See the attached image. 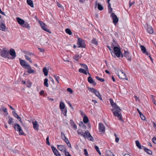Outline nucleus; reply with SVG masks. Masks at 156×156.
Returning <instances> with one entry per match:
<instances>
[{"instance_id":"1","label":"nucleus","mask_w":156,"mask_h":156,"mask_svg":"<svg viewBox=\"0 0 156 156\" xmlns=\"http://www.w3.org/2000/svg\"><path fill=\"white\" fill-rule=\"evenodd\" d=\"M113 50L114 52V55H113L112 54L113 57L115 58L116 56L117 57H121L122 58L123 57V53L121 52L120 48L117 46H115L113 48Z\"/></svg>"},{"instance_id":"2","label":"nucleus","mask_w":156,"mask_h":156,"mask_svg":"<svg viewBox=\"0 0 156 156\" xmlns=\"http://www.w3.org/2000/svg\"><path fill=\"white\" fill-rule=\"evenodd\" d=\"M112 111H113L114 116L117 117H122V116L120 112L121 109L120 107H116V108L113 109Z\"/></svg>"},{"instance_id":"3","label":"nucleus","mask_w":156,"mask_h":156,"mask_svg":"<svg viewBox=\"0 0 156 156\" xmlns=\"http://www.w3.org/2000/svg\"><path fill=\"white\" fill-rule=\"evenodd\" d=\"M77 44L78 48H85L86 47V44L84 41L80 38H79L78 39Z\"/></svg>"},{"instance_id":"4","label":"nucleus","mask_w":156,"mask_h":156,"mask_svg":"<svg viewBox=\"0 0 156 156\" xmlns=\"http://www.w3.org/2000/svg\"><path fill=\"white\" fill-rule=\"evenodd\" d=\"M123 57H125L128 61H131L132 59V57L129 52L127 50H124L123 53Z\"/></svg>"},{"instance_id":"5","label":"nucleus","mask_w":156,"mask_h":156,"mask_svg":"<svg viewBox=\"0 0 156 156\" xmlns=\"http://www.w3.org/2000/svg\"><path fill=\"white\" fill-rule=\"evenodd\" d=\"M40 24L42 29L49 33H51V31L47 28V26L42 21H41L40 22Z\"/></svg>"},{"instance_id":"6","label":"nucleus","mask_w":156,"mask_h":156,"mask_svg":"<svg viewBox=\"0 0 156 156\" xmlns=\"http://www.w3.org/2000/svg\"><path fill=\"white\" fill-rule=\"evenodd\" d=\"M110 16L113 20V23L115 25H116L119 21L118 18L117 16L114 13L112 12Z\"/></svg>"},{"instance_id":"7","label":"nucleus","mask_w":156,"mask_h":156,"mask_svg":"<svg viewBox=\"0 0 156 156\" xmlns=\"http://www.w3.org/2000/svg\"><path fill=\"white\" fill-rule=\"evenodd\" d=\"M0 55L3 58H8V56L9 55V53L8 51L5 50V48H4L3 50H1Z\"/></svg>"},{"instance_id":"8","label":"nucleus","mask_w":156,"mask_h":156,"mask_svg":"<svg viewBox=\"0 0 156 156\" xmlns=\"http://www.w3.org/2000/svg\"><path fill=\"white\" fill-rule=\"evenodd\" d=\"M51 147L55 155L56 156H61V154L55 147L52 146Z\"/></svg>"},{"instance_id":"9","label":"nucleus","mask_w":156,"mask_h":156,"mask_svg":"<svg viewBox=\"0 0 156 156\" xmlns=\"http://www.w3.org/2000/svg\"><path fill=\"white\" fill-rule=\"evenodd\" d=\"M99 131L101 132H104L105 131V127L103 124L101 122L99 123Z\"/></svg>"},{"instance_id":"10","label":"nucleus","mask_w":156,"mask_h":156,"mask_svg":"<svg viewBox=\"0 0 156 156\" xmlns=\"http://www.w3.org/2000/svg\"><path fill=\"white\" fill-rule=\"evenodd\" d=\"M94 4L95 5V8H96L97 5V7L99 10L102 11L103 9L104 8L103 6L99 3H98L97 1H96L95 2Z\"/></svg>"},{"instance_id":"11","label":"nucleus","mask_w":156,"mask_h":156,"mask_svg":"<svg viewBox=\"0 0 156 156\" xmlns=\"http://www.w3.org/2000/svg\"><path fill=\"white\" fill-rule=\"evenodd\" d=\"M9 54L12 56V58L14 59L16 56V54L15 50L13 49H10L9 51Z\"/></svg>"},{"instance_id":"12","label":"nucleus","mask_w":156,"mask_h":156,"mask_svg":"<svg viewBox=\"0 0 156 156\" xmlns=\"http://www.w3.org/2000/svg\"><path fill=\"white\" fill-rule=\"evenodd\" d=\"M0 111L3 112L4 115L5 116H7L8 115L7 108L4 107H1L0 109Z\"/></svg>"},{"instance_id":"13","label":"nucleus","mask_w":156,"mask_h":156,"mask_svg":"<svg viewBox=\"0 0 156 156\" xmlns=\"http://www.w3.org/2000/svg\"><path fill=\"white\" fill-rule=\"evenodd\" d=\"M57 148L60 151H63V152L64 153V151L65 150L66 151V147L64 145H57Z\"/></svg>"},{"instance_id":"14","label":"nucleus","mask_w":156,"mask_h":156,"mask_svg":"<svg viewBox=\"0 0 156 156\" xmlns=\"http://www.w3.org/2000/svg\"><path fill=\"white\" fill-rule=\"evenodd\" d=\"M140 48L143 53L147 55H148L149 52L146 51V49L145 46L143 45H141Z\"/></svg>"},{"instance_id":"15","label":"nucleus","mask_w":156,"mask_h":156,"mask_svg":"<svg viewBox=\"0 0 156 156\" xmlns=\"http://www.w3.org/2000/svg\"><path fill=\"white\" fill-rule=\"evenodd\" d=\"M120 71L121 72V75H123V76H120V75L118 74V76L119 78L120 79H125L126 80H128V79L127 78L126 76V74L122 70H120Z\"/></svg>"},{"instance_id":"16","label":"nucleus","mask_w":156,"mask_h":156,"mask_svg":"<svg viewBox=\"0 0 156 156\" xmlns=\"http://www.w3.org/2000/svg\"><path fill=\"white\" fill-rule=\"evenodd\" d=\"M32 123L34 129L35 130H38L39 129V125L37 121H35L34 122H33Z\"/></svg>"},{"instance_id":"17","label":"nucleus","mask_w":156,"mask_h":156,"mask_svg":"<svg viewBox=\"0 0 156 156\" xmlns=\"http://www.w3.org/2000/svg\"><path fill=\"white\" fill-rule=\"evenodd\" d=\"M110 103L112 107L114 109L116 108V107H119L117 105L116 103H114L113 101V99L112 98H110L109 99Z\"/></svg>"},{"instance_id":"18","label":"nucleus","mask_w":156,"mask_h":156,"mask_svg":"<svg viewBox=\"0 0 156 156\" xmlns=\"http://www.w3.org/2000/svg\"><path fill=\"white\" fill-rule=\"evenodd\" d=\"M87 80L88 82L91 84H93L94 86H95L96 85V83L94 81L93 79L90 76H89L88 77Z\"/></svg>"},{"instance_id":"19","label":"nucleus","mask_w":156,"mask_h":156,"mask_svg":"<svg viewBox=\"0 0 156 156\" xmlns=\"http://www.w3.org/2000/svg\"><path fill=\"white\" fill-rule=\"evenodd\" d=\"M88 133V130H87L85 131V133H83V132H78L77 133L79 135H80L83 136L85 138H86L87 136V134Z\"/></svg>"},{"instance_id":"20","label":"nucleus","mask_w":156,"mask_h":156,"mask_svg":"<svg viewBox=\"0 0 156 156\" xmlns=\"http://www.w3.org/2000/svg\"><path fill=\"white\" fill-rule=\"evenodd\" d=\"M16 19L18 23L20 25H23L25 23V21L20 18L17 17L16 18Z\"/></svg>"},{"instance_id":"21","label":"nucleus","mask_w":156,"mask_h":156,"mask_svg":"<svg viewBox=\"0 0 156 156\" xmlns=\"http://www.w3.org/2000/svg\"><path fill=\"white\" fill-rule=\"evenodd\" d=\"M142 147L143 148V149L148 154H151L152 153V151L150 149L146 148L145 147L142 146Z\"/></svg>"},{"instance_id":"22","label":"nucleus","mask_w":156,"mask_h":156,"mask_svg":"<svg viewBox=\"0 0 156 156\" xmlns=\"http://www.w3.org/2000/svg\"><path fill=\"white\" fill-rule=\"evenodd\" d=\"M147 30L148 33L152 34L153 32V30L152 27L150 26H147Z\"/></svg>"},{"instance_id":"23","label":"nucleus","mask_w":156,"mask_h":156,"mask_svg":"<svg viewBox=\"0 0 156 156\" xmlns=\"http://www.w3.org/2000/svg\"><path fill=\"white\" fill-rule=\"evenodd\" d=\"M70 125L73 126V128L75 129H77V127L76 125L74 123V122L72 119H70Z\"/></svg>"},{"instance_id":"24","label":"nucleus","mask_w":156,"mask_h":156,"mask_svg":"<svg viewBox=\"0 0 156 156\" xmlns=\"http://www.w3.org/2000/svg\"><path fill=\"white\" fill-rule=\"evenodd\" d=\"M86 137H87L88 140H90L92 141H94V139L93 137L91 135L90 133L89 132L87 133Z\"/></svg>"},{"instance_id":"25","label":"nucleus","mask_w":156,"mask_h":156,"mask_svg":"<svg viewBox=\"0 0 156 156\" xmlns=\"http://www.w3.org/2000/svg\"><path fill=\"white\" fill-rule=\"evenodd\" d=\"M6 26L4 23H2L0 25V30L2 31H5Z\"/></svg>"},{"instance_id":"26","label":"nucleus","mask_w":156,"mask_h":156,"mask_svg":"<svg viewBox=\"0 0 156 156\" xmlns=\"http://www.w3.org/2000/svg\"><path fill=\"white\" fill-rule=\"evenodd\" d=\"M20 63L21 65L23 67L27 62L24 60L21 59L20 58H19Z\"/></svg>"},{"instance_id":"27","label":"nucleus","mask_w":156,"mask_h":156,"mask_svg":"<svg viewBox=\"0 0 156 156\" xmlns=\"http://www.w3.org/2000/svg\"><path fill=\"white\" fill-rule=\"evenodd\" d=\"M22 27L24 28L28 29L29 30L30 29V27L29 24L27 22H25V23L23 24Z\"/></svg>"},{"instance_id":"28","label":"nucleus","mask_w":156,"mask_h":156,"mask_svg":"<svg viewBox=\"0 0 156 156\" xmlns=\"http://www.w3.org/2000/svg\"><path fill=\"white\" fill-rule=\"evenodd\" d=\"M136 144V146L140 149H143L142 146H141L139 141L136 140L135 141Z\"/></svg>"},{"instance_id":"29","label":"nucleus","mask_w":156,"mask_h":156,"mask_svg":"<svg viewBox=\"0 0 156 156\" xmlns=\"http://www.w3.org/2000/svg\"><path fill=\"white\" fill-rule=\"evenodd\" d=\"M14 128L16 130L18 131L19 130L21 129V128L19 124H16L14 125Z\"/></svg>"},{"instance_id":"30","label":"nucleus","mask_w":156,"mask_h":156,"mask_svg":"<svg viewBox=\"0 0 156 156\" xmlns=\"http://www.w3.org/2000/svg\"><path fill=\"white\" fill-rule=\"evenodd\" d=\"M80 65L84 69H85L86 71H87L88 72V74L90 75V73L88 72V67H87V65H86L85 64H80Z\"/></svg>"},{"instance_id":"31","label":"nucleus","mask_w":156,"mask_h":156,"mask_svg":"<svg viewBox=\"0 0 156 156\" xmlns=\"http://www.w3.org/2000/svg\"><path fill=\"white\" fill-rule=\"evenodd\" d=\"M79 72L80 73H82L85 75H87V71H86L85 69L80 68L79 69Z\"/></svg>"},{"instance_id":"32","label":"nucleus","mask_w":156,"mask_h":156,"mask_svg":"<svg viewBox=\"0 0 156 156\" xmlns=\"http://www.w3.org/2000/svg\"><path fill=\"white\" fill-rule=\"evenodd\" d=\"M43 72L44 73V75L45 76L48 75V70L46 67L43 68Z\"/></svg>"},{"instance_id":"33","label":"nucleus","mask_w":156,"mask_h":156,"mask_svg":"<svg viewBox=\"0 0 156 156\" xmlns=\"http://www.w3.org/2000/svg\"><path fill=\"white\" fill-rule=\"evenodd\" d=\"M91 43L92 44H94L97 46L98 44V41L95 38H93L92 39Z\"/></svg>"},{"instance_id":"34","label":"nucleus","mask_w":156,"mask_h":156,"mask_svg":"<svg viewBox=\"0 0 156 156\" xmlns=\"http://www.w3.org/2000/svg\"><path fill=\"white\" fill-rule=\"evenodd\" d=\"M27 4L31 7H33L34 4L32 1L31 0H27Z\"/></svg>"},{"instance_id":"35","label":"nucleus","mask_w":156,"mask_h":156,"mask_svg":"<svg viewBox=\"0 0 156 156\" xmlns=\"http://www.w3.org/2000/svg\"><path fill=\"white\" fill-rule=\"evenodd\" d=\"M59 107L60 108L62 109H63L64 108H66L65 107V105L64 103L62 102H60V105H59Z\"/></svg>"},{"instance_id":"36","label":"nucleus","mask_w":156,"mask_h":156,"mask_svg":"<svg viewBox=\"0 0 156 156\" xmlns=\"http://www.w3.org/2000/svg\"><path fill=\"white\" fill-rule=\"evenodd\" d=\"M87 88L88 90L90 91L94 94L95 93V92H96V91L97 90L96 89L93 88L87 87Z\"/></svg>"},{"instance_id":"37","label":"nucleus","mask_w":156,"mask_h":156,"mask_svg":"<svg viewBox=\"0 0 156 156\" xmlns=\"http://www.w3.org/2000/svg\"><path fill=\"white\" fill-rule=\"evenodd\" d=\"M61 113L63 114L64 116H66V113L67 112V110L66 108H65L63 109H62Z\"/></svg>"},{"instance_id":"38","label":"nucleus","mask_w":156,"mask_h":156,"mask_svg":"<svg viewBox=\"0 0 156 156\" xmlns=\"http://www.w3.org/2000/svg\"><path fill=\"white\" fill-rule=\"evenodd\" d=\"M94 94L98 98H100L101 100H102L101 96L99 92L97 90L96 92H95Z\"/></svg>"},{"instance_id":"39","label":"nucleus","mask_w":156,"mask_h":156,"mask_svg":"<svg viewBox=\"0 0 156 156\" xmlns=\"http://www.w3.org/2000/svg\"><path fill=\"white\" fill-rule=\"evenodd\" d=\"M48 79L45 78L44 79V85L47 87H48L49 86V85L48 83Z\"/></svg>"},{"instance_id":"40","label":"nucleus","mask_w":156,"mask_h":156,"mask_svg":"<svg viewBox=\"0 0 156 156\" xmlns=\"http://www.w3.org/2000/svg\"><path fill=\"white\" fill-rule=\"evenodd\" d=\"M98 80L101 82H103L105 81V79L103 78H100L98 76H96L95 77Z\"/></svg>"},{"instance_id":"41","label":"nucleus","mask_w":156,"mask_h":156,"mask_svg":"<svg viewBox=\"0 0 156 156\" xmlns=\"http://www.w3.org/2000/svg\"><path fill=\"white\" fill-rule=\"evenodd\" d=\"M95 148L97 152L100 155H101V152L99 150L98 147V146L95 145Z\"/></svg>"},{"instance_id":"42","label":"nucleus","mask_w":156,"mask_h":156,"mask_svg":"<svg viewBox=\"0 0 156 156\" xmlns=\"http://www.w3.org/2000/svg\"><path fill=\"white\" fill-rule=\"evenodd\" d=\"M66 32L67 34H68L69 35L72 34V32L70 29L68 28L66 29Z\"/></svg>"},{"instance_id":"43","label":"nucleus","mask_w":156,"mask_h":156,"mask_svg":"<svg viewBox=\"0 0 156 156\" xmlns=\"http://www.w3.org/2000/svg\"><path fill=\"white\" fill-rule=\"evenodd\" d=\"M25 57L26 60L29 61V62L30 63L32 62V61L31 60V58L29 56H28L27 55H25Z\"/></svg>"},{"instance_id":"44","label":"nucleus","mask_w":156,"mask_h":156,"mask_svg":"<svg viewBox=\"0 0 156 156\" xmlns=\"http://www.w3.org/2000/svg\"><path fill=\"white\" fill-rule=\"evenodd\" d=\"M13 121L12 118H10L8 121V123L9 125H11L12 123H13Z\"/></svg>"},{"instance_id":"45","label":"nucleus","mask_w":156,"mask_h":156,"mask_svg":"<svg viewBox=\"0 0 156 156\" xmlns=\"http://www.w3.org/2000/svg\"><path fill=\"white\" fill-rule=\"evenodd\" d=\"M34 70L33 69H32L31 67L28 69L27 71L28 73H34Z\"/></svg>"},{"instance_id":"46","label":"nucleus","mask_w":156,"mask_h":156,"mask_svg":"<svg viewBox=\"0 0 156 156\" xmlns=\"http://www.w3.org/2000/svg\"><path fill=\"white\" fill-rule=\"evenodd\" d=\"M30 66L27 63L23 67L25 69H28L29 68H30Z\"/></svg>"},{"instance_id":"47","label":"nucleus","mask_w":156,"mask_h":156,"mask_svg":"<svg viewBox=\"0 0 156 156\" xmlns=\"http://www.w3.org/2000/svg\"><path fill=\"white\" fill-rule=\"evenodd\" d=\"M54 76L55 78V80H56V81L58 83H59V77L58 76H57V75H54Z\"/></svg>"},{"instance_id":"48","label":"nucleus","mask_w":156,"mask_h":156,"mask_svg":"<svg viewBox=\"0 0 156 156\" xmlns=\"http://www.w3.org/2000/svg\"><path fill=\"white\" fill-rule=\"evenodd\" d=\"M83 122L85 123H87L89 121L88 118H83Z\"/></svg>"},{"instance_id":"49","label":"nucleus","mask_w":156,"mask_h":156,"mask_svg":"<svg viewBox=\"0 0 156 156\" xmlns=\"http://www.w3.org/2000/svg\"><path fill=\"white\" fill-rule=\"evenodd\" d=\"M19 135H25V133L23 131V130L21 129L19 130Z\"/></svg>"},{"instance_id":"50","label":"nucleus","mask_w":156,"mask_h":156,"mask_svg":"<svg viewBox=\"0 0 156 156\" xmlns=\"http://www.w3.org/2000/svg\"><path fill=\"white\" fill-rule=\"evenodd\" d=\"M80 114L81 115V116L82 117H87L85 115L84 112H83V111H80Z\"/></svg>"},{"instance_id":"51","label":"nucleus","mask_w":156,"mask_h":156,"mask_svg":"<svg viewBox=\"0 0 156 156\" xmlns=\"http://www.w3.org/2000/svg\"><path fill=\"white\" fill-rule=\"evenodd\" d=\"M64 153H65L66 156H71L69 152L66 151L65 150V151H64Z\"/></svg>"},{"instance_id":"52","label":"nucleus","mask_w":156,"mask_h":156,"mask_svg":"<svg viewBox=\"0 0 156 156\" xmlns=\"http://www.w3.org/2000/svg\"><path fill=\"white\" fill-rule=\"evenodd\" d=\"M61 137H62V140L66 138V136L65 135V134L61 132Z\"/></svg>"},{"instance_id":"53","label":"nucleus","mask_w":156,"mask_h":156,"mask_svg":"<svg viewBox=\"0 0 156 156\" xmlns=\"http://www.w3.org/2000/svg\"><path fill=\"white\" fill-rule=\"evenodd\" d=\"M12 114L14 116V117H20L16 113V112L14 111H13Z\"/></svg>"},{"instance_id":"54","label":"nucleus","mask_w":156,"mask_h":156,"mask_svg":"<svg viewBox=\"0 0 156 156\" xmlns=\"http://www.w3.org/2000/svg\"><path fill=\"white\" fill-rule=\"evenodd\" d=\"M84 154L86 156H89L88 154L87 151L86 149H84Z\"/></svg>"},{"instance_id":"55","label":"nucleus","mask_w":156,"mask_h":156,"mask_svg":"<svg viewBox=\"0 0 156 156\" xmlns=\"http://www.w3.org/2000/svg\"><path fill=\"white\" fill-rule=\"evenodd\" d=\"M67 90L68 92H70L71 94H72L73 93L72 90L70 88H68Z\"/></svg>"},{"instance_id":"56","label":"nucleus","mask_w":156,"mask_h":156,"mask_svg":"<svg viewBox=\"0 0 156 156\" xmlns=\"http://www.w3.org/2000/svg\"><path fill=\"white\" fill-rule=\"evenodd\" d=\"M79 57V55H76L75 57L74 58V59L76 61H78V58Z\"/></svg>"},{"instance_id":"57","label":"nucleus","mask_w":156,"mask_h":156,"mask_svg":"<svg viewBox=\"0 0 156 156\" xmlns=\"http://www.w3.org/2000/svg\"><path fill=\"white\" fill-rule=\"evenodd\" d=\"M153 142L155 144H156V137H154L152 138Z\"/></svg>"},{"instance_id":"58","label":"nucleus","mask_w":156,"mask_h":156,"mask_svg":"<svg viewBox=\"0 0 156 156\" xmlns=\"http://www.w3.org/2000/svg\"><path fill=\"white\" fill-rule=\"evenodd\" d=\"M63 140H64L66 143V144H67V143H69V141L68 139L67 138L65 139H64Z\"/></svg>"},{"instance_id":"59","label":"nucleus","mask_w":156,"mask_h":156,"mask_svg":"<svg viewBox=\"0 0 156 156\" xmlns=\"http://www.w3.org/2000/svg\"><path fill=\"white\" fill-rule=\"evenodd\" d=\"M107 47L108 48L109 50L110 51L111 54H112V53H113V51L111 49V48L109 46L107 45Z\"/></svg>"},{"instance_id":"60","label":"nucleus","mask_w":156,"mask_h":156,"mask_svg":"<svg viewBox=\"0 0 156 156\" xmlns=\"http://www.w3.org/2000/svg\"><path fill=\"white\" fill-rule=\"evenodd\" d=\"M25 53L30 56L33 55V54L31 52H26V53Z\"/></svg>"},{"instance_id":"61","label":"nucleus","mask_w":156,"mask_h":156,"mask_svg":"<svg viewBox=\"0 0 156 156\" xmlns=\"http://www.w3.org/2000/svg\"><path fill=\"white\" fill-rule=\"evenodd\" d=\"M57 4L58 6L60 8H62L63 7L62 6L61 4L58 3V2H57Z\"/></svg>"},{"instance_id":"62","label":"nucleus","mask_w":156,"mask_h":156,"mask_svg":"<svg viewBox=\"0 0 156 156\" xmlns=\"http://www.w3.org/2000/svg\"><path fill=\"white\" fill-rule=\"evenodd\" d=\"M135 3V2H131L130 1L129 2V7H130L132 5H133Z\"/></svg>"},{"instance_id":"63","label":"nucleus","mask_w":156,"mask_h":156,"mask_svg":"<svg viewBox=\"0 0 156 156\" xmlns=\"http://www.w3.org/2000/svg\"><path fill=\"white\" fill-rule=\"evenodd\" d=\"M79 126H84V124H83V122L82 121H80V123L79 124Z\"/></svg>"},{"instance_id":"64","label":"nucleus","mask_w":156,"mask_h":156,"mask_svg":"<svg viewBox=\"0 0 156 156\" xmlns=\"http://www.w3.org/2000/svg\"><path fill=\"white\" fill-rule=\"evenodd\" d=\"M108 12L109 13H111L112 11V8H108Z\"/></svg>"}]
</instances>
